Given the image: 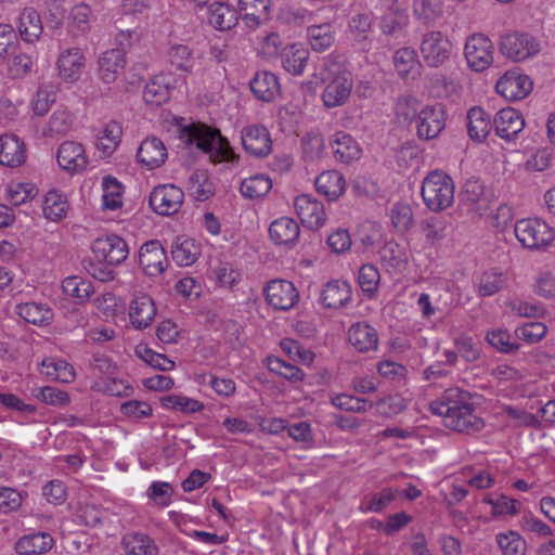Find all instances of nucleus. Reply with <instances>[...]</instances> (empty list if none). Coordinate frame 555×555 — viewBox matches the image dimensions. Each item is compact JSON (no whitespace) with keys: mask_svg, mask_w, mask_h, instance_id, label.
<instances>
[{"mask_svg":"<svg viewBox=\"0 0 555 555\" xmlns=\"http://www.w3.org/2000/svg\"><path fill=\"white\" fill-rule=\"evenodd\" d=\"M429 411L441 416L446 427L463 433L474 434L485 428V421L470 402L467 391L449 388L442 396L429 403Z\"/></svg>","mask_w":555,"mask_h":555,"instance_id":"obj_1","label":"nucleus"},{"mask_svg":"<svg viewBox=\"0 0 555 555\" xmlns=\"http://www.w3.org/2000/svg\"><path fill=\"white\" fill-rule=\"evenodd\" d=\"M181 139L190 147L207 154L215 164L228 163L234 166L238 163L240 156L218 129H211L205 125H193L182 132Z\"/></svg>","mask_w":555,"mask_h":555,"instance_id":"obj_2","label":"nucleus"},{"mask_svg":"<svg viewBox=\"0 0 555 555\" xmlns=\"http://www.w3.org/2000/svg\"><path fill=\"white\" fill-rule=\"evenodd\" d=\"M454 182L450 176L440 170L429 172L422 182L421 195L426 207L442 211L454 202Z\"/></svg>","mask_w":555,"mask_h":555,"instance_id":"obj_3","label":"nucleus"},{"mask_svg":"<svg viewBox=\"0 0 555 555\" xmlns=\"http://www.w3.org/2000/svg\"><path fill=\"white\" fill-rule=\"evenodd\" d=\"M514 231L518 242L528 249H544L555 240V230L540 218L518 220Z\"/></svg>","mask_w":555,"mask_h":555,"instance_id":"obj_4","label":"nucleus"},{"mask_svg":"<svg viewBox=\"0 0 555 555\" xmlns=\"http://www.w3.org/2000/svg\"><path fill=\"white\" fill-rule=\"evenodd\" d=\"M494 47L488 36L474 34L465 42L464 56L474 72H483L493 63Z\"/></svg>","mask_w":555,"mask_h":555,"instance_id":"obj_5","label":"nucleus"},{"mask_svg":"<svg viewBox=\"0 0 555 555\" xmlns=\"http://www.w3.org/2000/svg\"><path fill=\"white\" fill-rule=\"evenodd\" d=\"M420 51L426 65L436 68L449 60L452 44L441 31L431 30L423 36Z\"/></svg>","mask_w":555,"mask_h":555,"instance_id":"obj_6","label":"nucleus"},{"mask_svg":"<svg viewBox=\"0 0 555 555\" xmlns=\"http://www.w3.org/2000/svg\"><path fill=\"white\" fill-rule=\"evenodd\" d=\"M95 258L108 266H119L129 255L127 242L116 234L98 237L92 243Z\"/></svg>","mask_w":555,"mask_h":555,"instance_id":"obj_7","label":"nucleus"},{"mask_svg":"<svg viewBox=\"0 0 555 555\" xmlns=\"http://www.w3.org/2000/svg\"><path fill=\"white\" fill-rule=\"evenodd\" d=\"M540 50L539 42L529 34L513 33L501 38L500 51L516 62L524 61Z\"/></svg>","mask_w":555,"mask_h":555,"instance_id":"obj_8","label":"nucleus"},{"mask_svg":"<svg viewBox=\"0 0 555 555\" xmlns=\"http://www.w3.org/2000/svg\"><path fill=\"white\" fill-rule=\"evenodd\" d=\"M169 261L162 243L152 240L144 243L139 250V266L142 271L152 278L160 276L168 268Z\"/></svg>","mask_w":555,"mask_h":555,"instance_id":"obj_9","label":"nucleus"},{"mask_svg":"<svg viewBox=\"0 0 555 555\" xmlns=\"http://www.w3.org/2000/svg\"><path fill=\"white\" fill-rule=\"evenodd\" d=\"M531 79L518 68L509 69L496 81L495 89L507 101H519L532 91Z\"/></svg>","mask_w":555,"mask_h":555,"instance_id":"obj_10","label":"nucleus"},{"mask_svg":"<svg viewBox=\"0 0 555 555\" xmlns=\"http://www.w3.org/2000/svg\"><path fill=\"white\" fill-rule=\"evenodd\" d=\"M184 198V192L175 184L156 186L150 195V205L162 216H171L179 211Z\"/></svg>","mask_w":555,"mask_h":555,"instance_id":"obj_11","label":"nucleus"},{"mask_svg":"<svg viewBox=\"0 0 555 555\" xmlns=\"http://www.w3.org/2000/svg\"><path fill=\"white\" fill-rule=\"evenodd\" d=\"M266 300L275 310L287 311L299 299V293L294 284L286 280H272L263 289Z\"/></svg>","mask_w":555,"mask_h":555,"instance_id":"obj_12","label":"nucleus"},{"mask_svg":"<svg viewBox=\"0 0 555 555\" xmlns=\"http://www.w3.org/2000/svg\"><path fill=\"white\" fill-rule=\"evenodd\" d=\"M446 117L440 105H425L414 120L416 135L421 140H431L444 128Z\"/></svg>","mask_w":555,"mask_h":555,"instance_id":"obj_13","label":"nucleus"},{"mask_svg":"<svg viewBox=\"0 0 555 555\" xmlns=\"http://www.w3.org/2000/svg\"><path fill=\"white\" fill-rule=\"evenodd\" d=\"M294 207L302 224L311 230H318L325 222L324 206L310 194H300L294 199Z\"/></svg>","mask_w":555,"mask_h":555,"instance_id":"obj_14","label":"nucleus"},{"mask_svg":"<svg viewBox=\"0 0 555 555\" xmlns=\"http://www.w3.org/2000/svg\"><path fill=\"white\" fill-rule=\"evenodd\" d=\"M86 61L80 48L73 47L61 50L56 62L59 76L65 82H76L83 73Z\"/></svg>","mask_w":555,"mask_h":555,"instance_id":"obj_15","label":"nucleus"},{"mask_svg":"<svg viewBox=\"0 0 555 555\" xmlns=\"http://www.w3.org/2000/svg\"><path fill=\"white\" fill-rule=\"evenodd\" d=\"M243 147L250 155L266 157L271 153L272 142L268 129L260 125H249L242 129Z\"/></svg>","mask_w":555,"mask_h":555,"instance_id":"obj_16","label":"nucleus"},{"mask_svg":"<svg viewBox=\"0 0 555 555\" xmlns=\"http://www.w3.org/2000/svg\"><path fill=\"white\" fill-rule=\"evenodd\" d=\"M203 12L207 22L219 30L231 29L238 21L236 10L228 3V0H212Z\"/></svg>","mask_w":555,"mask_h":555,"instance_id":"obj_17","label":"nucleus"},{"mask_svg":"<svg viewBox=\"0 0 555 555\" xmlns=\"http://www.w3.org/2000/svg\"><path fill=\"white\" fill-rule=\"evenodd\" d=\"M56 158L60 167L70 173L82 171L88 164L85 147L76 141L63 142L57 149Z\"/></svg>","mask_w":555,"mask_h":555,"instance_id":"obj_18","label":"nucleus"},{"mask_svg":"<svg viewBox=\"0 0 555 555\" xmlns=\"http://www.w3.org/2000/svg\"><path fill=\"white\" fill-rule=\"evenodd\" d=\"M352 89L350 74L339 73L325 87L322 101L325 107L333 108L344 105L349 99Z\"/></svg>","mask_w":555,"mask_h":555,"instance_id":"obj_19","label":"nucleus"},{"mask_svg":"<svg viewBox=\"0 0 555 555\" xmlns=\"http://www.w3.org/2000/svg\"><path fill=\"white\" fill-rule=\"evenodd\" d=\"M17 33L26 43H36L43 34V24L39 12L34 8H24L15 21Z\"/></svg>","mask_w":555,"mask_h":555,"instance_id":"obj_20","label":"nucleus"},{"mask_svg":"<svg viewBox=\"0 0 555 555\" xmlns=\"http://www.w3.org/2000/svg\"><path fill=\"white\" fill-rule=\"evenodd\" d=\"M392 64L397 75L403 80H416L421 77L423 65L416 51L412 48H400L392 55Z\"/></svg>","mask_w":555,"mask_h":555,"instance_id":"obj_21","label":"nucleus"},{"mask_svg":"<svg viewBox=\"0 0 555 555\" xmlns=\"http://www.w3.org/2000/svg\"><path fill=\"white\" fill-rule=\"evenodd\" d=\"M348 341L358 352L376 351L378 348V333L376 328L366 322L352 324L348 332Z\"/></svg>","mask_w":555,"mask_h":555,"instance_id":"obj_22","label":"nucleus"},{"mask_svg":"<svg viewBox=\"0 0 555 555\" xmlns=\"http://www.w3.org/2000/svg\"><path fill=\"white\" fill-rule=\"evenodd\" d=\"M330 146L336 162L350 164L360 159L362 149L356 139L344 131L334 133L330 140Z\"/></svg>","mask_w":555,"mask_h":555,"instance_id":"obj_23","label":"nucleus"},{"mask_svg":"<svg viewBox=\"0 0 555 555\" xmlns=\"http://www.w3.org/2000/svg\"><path fill=\"white\" fill-rule=\"evenodd\" d=\"M493 124L496 134L506 141L515 139L525 127L521 114L512 107L499 111L495 114Z\"/></svg>","mask_w":555,"mask_h":555,"instance_id":"obj_24","label":"nucleus"},{"mask_svg":"<svg viewBox=\"0 0 555 555\" xmlns=\"http://www.w3.org/2000/svg\"><path fill=\"white\" fill-rule=\"evenodd\" d=\"M175 77L171 74L155 75L145 86L143 99L147 104L160 105L165 103L173 88Z\"/></svg>","mask_w":555,"mask_h":555,"instance_id":"obj_25","label":"nucleus"},{"mask_svg":"<svg viewBox=\"0 0 555 555\" xmlns=\"http://www.w3.org/2000/svg\"><path fill=\"white\" fill-rule=\"evenodd\" d=\"M269 234L276 245L292 248L299 238L300 228L294 219L281 217L270 224Z\"/></svg>","mask_w":555,"mask_h":555,"instance_id":"obj_26","label":"nucleus"},{"mask_svg":"<svg viewBox=\"0 0 555 555\" xmlns=\"http://www.w3.org/2000/svg\"><path fill=\"white\" fill-rule=\"evenodd\" d=\"M156 315L153 299L147 295L135 296L129 307V317L135 328H145L151 325Z\"/></svg>","mask_w":555,"mask_h":555,"instance_id":"obj_27","label":"nucleus"},{"mask_svg":"<svg viewBox=\"0 0 555 555\" xmlns=\"http://www.w3.org/2000/svg\"><path fill=\"white\" fill-rule=\"evenodd\" d=\"M53 544L51 534L38 531L21 537L15 543V550L20 555H41L49 552Z\"/></svg>","mask_w":555,"mask_h":555,"instance_id":"obj_28","label":"nucleus"},{"mask_svg":"<svg viewBox=\"0 0 555 555\" xmlns=\"http://www.w3.org/2000/svg\"><path fill=\"white\" fill-rule=\"evenodd\" d=\"M350 300L351 286L347 281H331L321 293V302L326 308L338 309L346 306Z\"/></svg>","mask_w":555,"mask_h":555,"instance_id":"obj_29","label":"nucleus"},{"mask_svg":"<svg viewBox=\"0 0 555 555\" xmlns=\"http://www.w3.org/2000/svg\"><path fill=\"white\" fill-rule=\"evenodd\" d=\"M137 157L146 168L154 169L165 163L167 150L158 138H147L141 143Z\"/></svg>","mask_w":555,"mask_h":555,"instance_id":"obj_30","label":"nucleus"},{"mask_svg":"<svg viewBox=\"0 0 555 555\" xmlns=\"http://www.w3.org/2000/svg\"><path fill=\"white\" fill-rule=\"evenodd\" d=\"M126 64L122 49H112L99 59V76L105 83L114 82Z\"/></svg>","mask_w":555,"mask_h":555,"instance_id":"obj_31","label":"nucleus"},{"mask_svg":"<svg viewBox=\"0 0 555 555\" xmlns=\"http://www.w3.org/2000/svg\"><path fill=\"white\" fill-rule=\"evenodd\" d=\"M201 254L202 247L194 238L179 236L171 246L172 260L180 267L192 266Z\"/></svg>","mask_w":555,"mask_h":555,"instance_id":"obj_32","label":"nucleus"},{"mask_svg":"<svg viewBox=\"0 0 555 555\" xmlns=\"http://www.w3.org/2000/svg\"><path fill=\"white\" fill-rule=\"evenodd\" d=\"M309 59V51L300 43L285 47L281 53L283 68L294 76L302 75Z\"/></svg>","mask_w":555,"mask_h":555,"instance_id":"obj_33","label":"nucleus"},{"mask_svg":"<svg viewBox=\"0 0 555 555\" xmlns=\"http://www.w3.org/2000/svg\"><path fill=\"white\" fill-rule=\"evenodd\" d=\"M314 184L317 191L326 196L328 201L337 199L344 194L346 188L345 178L337 170L323 171L317 177Z\"/></svg>","mask_w":555,"mask_h":555,"instance_id":"obj_34","label":"nucleus"},{"mask_svg":"<svg viewBox=\"0 0 555 555\" xmlns=\"http://www.w3.org/2000/svg\"><path fill=\"white\" fill-rule=\"evenodd\" d=\"M238 9L246 26L256 28L268 20L270 0H240Z\"/></svg>","mask_w":555,"mask_h":555,"instance_id":"obj_35","label":"nucleus"},{"mask_svg":"<svg viewBox=\"0 0 555 555\" xmlns=\"http://www.w3.org/2000/svg\"><path fill=\"white\" fill-rule=\"evenodd\" d=\"M24 144L12 134L0 137V164L8 167H17L25 162Z\"/></svg>","mask_w":555,"mask_h":555,"instance_id":"obj_36","label":"nucleus"},{"mask_svg":"<svg viewBox=\"0 0 555 555\" xmlns=\"http://www.w3.org/2000/svg\"><path fill=\"white\" fill-rule=\"evenodd\" d=\"M374 16L371 12H360L349 18L348 33L353 41L369 46L374 33Z\"/></svg>","mask_w":555,"mask_h":555,"instance_id":"obj_37","label":"nucleus"},{"mask_svg":"<svg viewBox=\"0 0 555 555\" xmlns=\"http://www.w3.org/2000/svg\"><path fill=\"white\" fill-rule=\"evenodd\" d=\"M186 191L191 197L204 202L215 194V184L207 170L197 169L193 171L186 182Z\"/></svg>","mask_w":555,"mask_h":555,"instance_id":"obj_38","label":"nucleus"},{"mask_svg":"<svg viewBox=\"0 0 555 555\" xmlns=\"http://www.w3.org/2000/svg\"><path fill=\"white\" fill-rule=\"evenodd\" d=\"M127 555H158L155 541L143 532H130L121 541Z\"/></svg>","mask_w":555,"mask_h":555,"instance_id":"obj_39","label":"nucleus"},{"mask_svg":"<svg viewBox=\"0 0 555 555\" xmlns=\"http://www.w3.org/2000/svg\"><path fill=\"white\" fill-rule=\"evenodd\" d=\"M250 89L256 98L263 102H270L279 94L280 83L274 74L259 72L251 80Z\"/></svg>","mask_w":555,"mask_h":555,"instance_id":"obj_40","label":"nucleus"},{"mask_svg":"<svg viewBox=\"0 0 555 555\" xmlns=\"http://www.w3.org/2000/svg\"><path fill=\"white\" fill-rule=\"evenodd\" d=\"M15 311L26 322L35 325H48L53 319L51 308L41 302H22L16 306Z\"/></svg>","mask_w":555,"mask_h":555,"instance_id":"obj_41","label":"nucleus"},{"mask_svg":"<svg viewBox=\"0 0 555 555\" xmlns=\"http://www.w3.org/2000/svg\"><path fill=\"white\" fill-rule=\"evenodd\" d=\"M492 128L491 118L480 107H473L467 113L468 134L473 140L481 142L487 138Z\"/></svg>","mask_w":555,"mask_h":555,"instance_id":"obj_42","label":"nucleus"},{"mask_svg":"<svg viewBox=\"0 0 555 555\" xmlns=\"http://www.w3.org/2000/svg\"><path fill=\"white\" fill-rule=\"evenodd\" d=\"M63 293L76 304L87 302L94 292L92 283L77 275L67 276L62 282Z\"/></svg>","mask_w":555,"mask_h":555,"instance_id":"obj_43","label":"nucleus"},{"mask_svg":"<svg viewBox=\"0 0 555 555\" xmlns=\"http://www.w3.org/2000/svg\"><path fill=\"white\" fill-rule=\"evenodd\" d=\"M43 216L53 222L64 219L68 211V202L59 191H49L42 203Z\"/></svg>","mask_w":555,"mask_h":555,"instance_id":"obj_44","label":"nucleus"},{"mask_svg":"<svg viewBox=\"0 0 555 555\" xmlns=\"http://www.w3.org/2000/svg\"><path fill=\"white\" fill-rule=\"evenodd\" d=\"M41 373L61 383H70L75 379L73 366L65 360L56 358L43 359L41 362Z\"/></svg>","mask_w":555,"mask_h":555,"instance_id":"obj_45","label":"nucleus"},{"mask_svg":"<svg viewBox=\"0 0 555 555\" xmlns=\"http://www.w3.org/2000/svg\"><path fill=\"white\" fill-rule=\"evenodd\" d=\"M495 542L502 555H526L527 542L515 530H506L495 534Z\"/></svg>","mask_w":555,"mask_h":555,"instance_id":"obj_46","label":"nucleus"},{"mask_svg":"<svg viewBox=\"0 0 555 555\" xmlns=\"http://www.w3.org/2000/svg\"><path fill=\"white\" fill-rule=\"evenodd\" d=\"M398 489L384 488L379 492L366 495L361 504L360 511L363 513H382L397 498Z\"/></svg>","mask_w":555,"mask_h":555,"instance_id":"obj_47","label":"nucleus"},{"mask_svg":"<svg viewBox=\"0 0 555 555\" xmlns=\"http://www.w3.org/2000/svg\"><path fill=\"white\" fill-rule=\"evenodd\" d=\"M272 189V181L264 173H257L241 182L240 191L245 198L257 199L266 196Z\"/></svg>","mask_w":555,"mask_h":555,"instance_id":"obj_48","label":"nucleus"},{"mask_svg":"<svg viewBox=\"0 0 555 555\" xmlns=\"http://www.w3.org/2000/svg\"><path fill=\"white\" fill-rule=\"evenodd\" d=\"M169 64L184 74L192 73L195 66V57L192 50L182 43L172 44L167 52Z\"/></svg>","mask_w":555,"mask_h":555,"instance_id":"obj_49","label":"nucleus"},{"mask_svg":"<svg viewBox=\"0 0 555 555\" xmlns=\"http://www.w3.org/2000/svg\"><path fill=\"white\" fill-rule=\"evenodd\" d=\"M519 528L527 534L539 539L554 537V529L544 520L537 517L532 512H525L518 521Z\"/></svg>","mask_w":555,"mask_h":555,"instance_id":"obj_50","label":"nucleus"},{"mask_svg":"<svg viewBox=\"0 0 555 555\" xmlns=\"http://www.w3.org/2000/svg\"><path fill=\"white\" fill-rule=\"evenodd\" d=\"M122 134L121 126L117 121H109L105 125L98 137L96 146L104 156H109L117 149Z\"/></svg>","mask_w":555,"mask_h":555,"instance_id":"obj_51","label":"nucleus"},{"mask_svg":"<svg viewBox=\"0 0 555 555\" xmlns=\"http://www.w3.org/2000/svg\"><path fill=\"white\" fill-rule=\"evenodd\" d=\"M507 279L504 272L498 269L487 270L479 278L477 284L478 295L481 297L492 296L502 289Z\"/></svg>","mask_w":555,"mask_h":555,"instance_id":"obj_52","label":"nucleus"},{"mask_svg":"<svg viewBox=\"0 0 555 555\" xmlns=\"http://www.w3.org/2000/svg\"><path fill=\"white\" fill-rule=\"evenodd\" d=\"M73 122L74 118L66 108H57L50 116L42 133L46 137L64 135L72 129Z\"/></svg>","mask_w":555,"mask_h":555,"instance_id":"obj_53","label":"nucleus"},{"mask_svg":"<svg viewBox=\"0 0 555 555\" xmlns=\"http://www.w3.org/2000/svg\"><path fill=\"white\" fill-rule=\"evenodd\" d=\"M102 206L104 209L115 210L122 204V185L112 176H105L102 180Z\"/></svg>","mask_w":555,"mask_h":555,"instance_id":"obj_54","label":"nucleus"},{"mask_svg":"<svg viewBox=\"0 0 555 555\" xmlns=\"http://www.w3.org/2000/svg\"><path fill=\"white\" fill-rule=\"evenodd\" d=\"M160 402L165 409L182 413H196L204 409L202 402L182 395H167L160 399Z\"/></svg>","mask_w":555,"mask_h":555,"instance_id":"obj_55","label":"nucleus"},{"mask_svg":"<svg viewBox=\"0 0 555 555\" xmlns=\"http://www.w3.org/2000/svg\"><path fill=\"white\" fill-rule=\"evenodd\" d=\"M547 333V326L542 322H526L515 328L517 339L528 345L539 343Z\"/></svg>","mask_w":555,"mask_h":555,"instance_id":"obj_56","label":"nucleus"},{"mask_svg":"<svg viewBox=\"0 0 555 555\" xmlns=\"http://www.w3.org/2000/svg\"><path fill=\"white\" fill-rule=\"evenodd\" d=\"M267 365L270 372L280 375L289 382H299L304 378V372L300 369L280 359L279 357H268Z\"/></svg>","mask_w":555,"mask_h":555,"instance_id":"obj_57","label":"nucleus"},{"mask_svg":"<svg viewBox=\"0 0 555 555\" xmlns=\"http://www.w3.org/2000/svg\"><path fill=\"white\" fill-rule=\"evenodd\" d=\"M380 281V274L373 264H363L358 273V283L361 291L367 296L373 297Z\"/></svg>","mask_w":555,"mask_h":555,"instance_id":"obj_58","label":"nucleus"},{"mask_svg":"<svg viewBox=\"0 0 555 555\" xmlns=\"http://www.w3.org/2000/svg\"><path fill=\"white\" fill-rule=\"evenodd\" d=\"M33 396L37 400L54 406H65L70 401L69 395L66 391L52 386L35 388L33 389Z\"/></svg>","mask_w":555,"mask_h":555,"instance_id":"obj_59","label":"nucleus"},{"mask_svg":"<svg viewBox=\"0 0 555 555\" xmlns=\"http://www.w3.org/2000/svg\"><path fill=\"white\" fill-rule=\"evenodd\" d=\"M424 106L413 96L400 98L395 108L396 117L400 122L414 121Z\"/></svg>","mask_w":555,"mask_h":555,"instance_id":"obj_60","label":"nucleus"},{"mask_svg":"<svg viewBox=\"0 0 555 555\" xmlns=\"http://www.w3.org/2000/svg\"><path fill=\"white\" fill-rule=\"evenodd\" d=\"M301 150L305 157L309 160L321 158L325 151L323 135L318 132L306 133L301 139Z\"/></svg>","mask_w":555,"mask_h":555,"instance_id":"obj_61","label":"nucleus"},{"mask_svg":"<svg viewBox=\"0 0 555 555\" xmlns=\"http://www.w3.org/2000/svg\"><path fill=\"white\" fill-rule=\"evenodd\" d=\"M308 38L311 48L319 52L328 49L334 41V37L328 25H314L309 27Z\"/></svg>","mask_w":555,"mask_h":555,"instance_id":"obj_62","label":"nucleus"},{"mask_svg":"<svg viewBox=\"0 0 555 555\" xmlns=\"http://www.w3.org/2000/svg\"><path fill=\"white\" fill-rule=\"evenodd\" d=\"M390 220L398 232L408 231L413 223V211L409 204L396 203L390 209Z\"/></svg>","mask_w":555,"mask_h":555,"instance_id":"obj_63","label":"nucleus"},{"mask_svg":"<svg viewBox=\"0 0 555 555\" xmlns=\"http://www.w3.org/2000/svg\"><path fill=\"white\" fill-rule=\"evenodd\" d=\"M377 16L379 18V28L382 33L387 36L393 35L405 24L406 21V14L403 7L393 10V12H385Z\"/></svg>","mask_w":555,"mask_h":555,"instance_id":"obj_64","label":"nucleus"}]
</instances>
